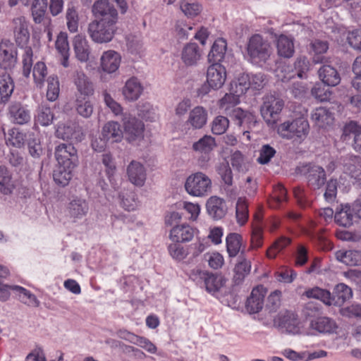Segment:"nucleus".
I'll use <instances>...</instances> for the list:
<instances>
[{
	"mask_svg": "<svg viewBox=\"0 0 361 361\" xmlns=\"http://www.w3.org/2000/svg\"><path fill=\"white\" fill-rule=\"evenodd\" d=\"M212 188L211 178L203 172H196L190 175L185 182V189L191 196L203 197L207 196Z\"/></svg>",
	"mask_w": 361,
	"mask_h": 361,
	"instance_id": "3",
	"label": "nucleus"
},
{
	"mask_svg": "<svg viewBox=\"0 0 361 361\" xmlns=\"http://www.w3.org/2000/svg\"><path fill=\"white\" fill-rule=\"evenodd\" d=\"M235 216L237 222L240 225H244L248 219V205L245 197L238 199L235 207Z\"/></svg>",
	"mask_w": 361,
	"mask_h": 361,
	"instance_id": "51",
	"label": "nucleus"
},
{
	"mask_svg": "<svg viewBox=\"0 0 361 361\" xmlns=\"http://www.w3.org/2000/svg\"><path fill=\"white\" fill-rule=\"evenodd\" d=\"M207 111L201 106L194 107L190 112L186 121L193 129H200L207 123Z\"/></svg>",
	"mask_w": 361,
	"mask_h": 361,
	"instance_id": "26",
	"label": "nucleus"
},
{
	"mask_svg": "<svg viewBox=\"0 0 361 361\" xmlns=\"http://www.w3.org/2000/svg\"><path fill=\"white\" fill-rule=\"evenodd\" d=\"M206 208L208 214L216 220L222 219L227 212L224 200L217 196H212L207 200Z\"/></svg>",
	"mask_w": 361,
	"mask_h": 361,
	"instance_id": "19",
	"label": "nucleus"
},
{
	"mask_svg": "<svg viewBox=\"0 0 361 361\" xmlns=\"http://www.w3.org/2000/svg\"><path fill=\"white\" fill-rule=\"evenodd\" d=\"M116 24L94 19L89 23L87 32L93 42L98 44L108 43L113 39L116 32Z\"/></svg>",
	"mask_w": 361,
	"mask_h": 361,
	"instance_id": "4",
	"label": "nucleus"
},
{
	"mask_svg": "<svg viewBox=\"0 0 361 361\" xmlns=\"http://www.w3.org/2000/svg\"><path fill=\"white\" fill-rule=\"evenodd\" d=\"M54 157L59 165L77 166L78 156L72 144L61 143L55 147Z\"/></svg>",
	"mask_w": 361,
	"mask_h": 361,
	"instance_id": "8",
	"label": "nucleus"
},
{
	"mask_svg": "<svg viewBox=\"0 0 361 361\" xmlns=\"http://www.w3.org/2000/svg\"><path fill=\"white\" fill-rule=\"evenodd\" d=\"M143 87L140 80L136 78L128 79L123 88V94L128 101H135L141 96Z\"/></svg>",
	"mask_w": 361,
	"mask_h": 361,
	"instance_id": "28",
	"label": "nucleus"
},
{
	"mask_svg": "<svg viewBox=\"0 0 361 361\" xmlns=\"http://www.w3.org/2000/svg\"><path fill=\"white\" fill-rule=\"evenodd\" d=\"M47 10V0H32L30 5L31 16L36 24L43 22Z\"/></svg>",
	"mask_w": 361,
	"mask_h": 361,
	"instance_id": "40",
	"label": "nucleus"
},
{
	"mask_svg": "<svg viewBox=\"0 0 361 361\" xmlns=\"http://www.w3.org/2000/svg\"><path fill=\"white\" fill-rule=\"evenodd\" d=\"M249 89L247 85V75H242L236 80H233L230 85V92L235 94L237 97L245 94Z\"/></svg>",
	"mask_w": 361,
	"mask_h": 361,
	"instance_id": "54",
	"label": "nucleus"
},
{
	"mask_svg": "<svg viewBox=\"0 0 361 361\" xmlns=\"http://www.w3.org/2000/svg\"><path fill=\"white\" fill-rule=\"evenodd\" d=\"M306 168L305 176L309 186L314 190L319 189L324 185L326 179L324 169L314 164H310Z\"/></svg>",
	"mask_w": 361,
	"mask_h": 361,
	"instance_id": "13",
	"label": "nucleus"
},
{
	"mask_svg": "<svg viewBox=\"0 0 361 361\" xmlns=\"http://www.w3.org/2000/svg\"><path fill=\"white\" fill-rule=\"evenodd\" d=\"M311 119L319 128H326L334 121L332 113L325 107H319L311 113Z\"/></svg>",
	"mask_w": 361,
	"mask_h": 361,
	"instance_id": "32",
	"label": "nucleus"
},
{
	"mask_svg": "<svg viewBox=\"0 0 361 361\" xmlns=\"http://www.w3.org/2000/svg\"><path fill=\"white\" fill-rule=\"evenodd\" d=\"M238 126H245L247 128H252L255 126L256 120L255 116L248 111H243L240 107L230 109L228 111H224Z\"/></svg>",
	"mask_w": 361,
	"mask_h": 361,
	"instance_id": "14",
	"label": "nucleus"
},
{
	"mask_svg": "<svg viewBox=\"0 0 361 361\" xmlns=\"http://www.w3.org/2000/svg\"><path fill=\"white\" fill-rule=\"evenodd\" d=\"M11 25L17 44L23 47L30 38L25 18L22 16L16 17L12 20Z\"/></svg>",
	"mask_w": 361,
	"mask_h": 361,
	"instance_id": "16",
	"label": "nucleus"
},
{
	"mask_svg": "<svg viewBox=\"0 0 361 361\" xmlns=\"http://www.w3.org/2000/svg\"><path fill=\"white\" fill-rule=\"evenodd\" d=\"M290 243V240L287 238H281L276 240L274 244L267 250V256L269 258H274L276 255L281 252Z\"/></svg>",
	"mask_w": 361,
	"mask_h": 361,
	"instance_id": "64",
	"label": "nucleus"
},
{
	"mask_svg": "<svg viewBox=\"0 0 361 361\" xmlns=\"http://www.w3.org/2000/svg\"><path fill=\"white\" fill-rule=\"evenodd\" d=\"M334 219L336 222L340 226L349 227L353 223V214L351 211L350 205L348 204H341L336 208Z\"/></svg>",
	"mask_w": 361,
	"mask_h": 361,
	"instance_id": "37",
	"label": "nucleus"
},
{
	"mask_svg": "<svg viewBox=\"0 0 361 361\" xmlns=\"http://www.w3.org/2000/svg\"><path fill=\"white\" fill-rule=\"evenodd\" d=\"M211 63L207 68V82L211 88L218 90L223 86L226 81V69L219 63Z\"/></svg>",
	"mask_w": 361,
	"mask_h": 361,
	"instance_id": "10",
	"label": "nucleus"
},
{
	"mask_svg": "<svg viewBox=\"0 0 361 361\" xmlns=\"http://www.w3.org/2000/svg\"><path fill=\"white\" fill-rule=\"evenodd\" d=\"M66 25L71 32H76L78 29V14L76 8L73 4H68L66 13Z\"/></svg>",
	"mask_w": 361,
	"mask_h": 361,
	"instance_id": "52",
	"label": "nucleus"
},
{
	"mask_svg": "<svg viewBox=\"0 0 361 361\" xmlns=\"http://www.w3.org/2000/svg\"><path fill=\"white\" fill-rule=\"evenodd\" d=\"M195 231V229L188 224L178 225L171 228L169 238L176 243L189 242L193 238Z\"/></svg>",
	"mask_w": 361,
	"mask_h": 361,
	"instance_id": "23",
	"label": "nucleus"
},
{
	"mask_svg": "<svg viewBox=\"0 0 361 361\" xmlns=\"http://www.w3.org/2000/svg\"><path fill=\"white\" fill-rule=\"evenodd\" d=\"M226 51V42L221 38L216 39L208 54L209 63H219L224 58Z\"/></svg>",
	"mask_w": 361,
	"mask_h": 361,
	"instance_id": "41",
	"label": "nucleus"
},
{
	"mask_svg": "<svg viewBox=\"0 0 361 361\" xmlns=\"http://www.w3.org/2000/svg\"><path fill=\"white\" fill-rule=\"evenodd\" d=\"M216 147V142L211 135H204L192 145V149L195 152H212Z\"/></svg>",
	"mask_w": 361,
	"mask_h": 361,
	"instance_id": "48",
	"label": "nucleus"
},
{
	"mask_svg": "<svg viewBox=\"0 0 361 361\" xmlns=\"http://www.w3.org/2000/svg\"><path fill=\"white\" fill-rule=\"evenodd\" d=\"M312 51L314 53L313 61L316 63L326 62L324 56H320L327 51L329 49V44L327 42L317 39L311 43Z\"/></svg>",
	"mask_w": 361,
	"mask_h": 361,
	"instance_id": "49",
	"label": "nucleus"
},
{
	"mask_svg": "<svg viewBox=\"0 0 361 361\" xmlns=\"http://www.w3.org/2000/svg\"><path fill=\"white\" fill-rule=\"evenodd\" d=\"M278 320L279 325L287 332L294 334L298 331L299 321L294 312L288 310L281 312L279 314Z\"/></svg>",
	"mask_w": 361,
	"mask_h": 361,
	"instance_id": "29",
	"label": "nucleus"
},
{
	"mask_svg": "<svg viewBox=\"0 0 361 361\" xmlns=\"http://www.w3.org/2000/svg\"><path fill=\"white\" fill-rule=\"evenodd\" d=\"M201 56L199 46L194 42L186 44L181 51V60L188 66L197 64Z\"/></svg>",
	"mask_w": 361,
	"mask_h": 361,
	"instance_id": "25",
	"label": "nucleus"
},
{
	"mask_svg": "<svg viewBox=\"0 0 361 361\" xmlns=\"http://www.w3.org/2000/svg\"><path fill=\"white\" fill-rule=\"evenodd\" d=\"M309 132V122L304 116L286 121L277 126L280 137L294 142H301L307 137Z\"/></svg>",
	"mask_w": 361,
	"mask_h": 361,
	"instance_id": "1",
	"label": "nucleus"
},
{
	"mask_svg": "<svg viewBox=\"0 0 361 361\" xmlns=\"http://www.w3.org/2000/svg\"><path fill=\"white\" fill-rule=\"evenodd\" d=\"M251 270V262L247 259L244 256V251H241L239 257V261L234 269V281L235 283L238 284L241 283L245 277L247 276Z\"/></svg>",
	"mask_w": 361,
	"mask_h": 361,
	"instance_id": "39",
	"label": "nucleus"
},
{
	"mask_svg": "<svg viewBox=\"0 0 361 361\" xmlns=\"http://www.w3.org/2000/svg\"><path fill=\"white\" fill-rule=\"evenodd\" d=\"M73 82L77 90L75 98L80 97H90L94 94L93 83L84 73L76 72L73 78Z\"/></svg>",
	"mask_w": 361,
	"mask_h": 361,
	"instance_id": "17",
	"label": "nucleus"
},
{
	"mask_svg": "<svg viewBox=\"0 0 361 361\" xmlns=\"http://www.w3.org/2000/svg\"><path fill=\"white\" fill-rule=\"evenodd\" d=\"M59 81L56 75H50L47 78V97L51 102L55 101L59 94Z\"/></svg>",
	"mask_w": 361,
	"mask_h": 361,
	"instance_id": "56",
	"label": "nucleus"
},
{
	"mask_svg": "<svg viewBox=\"0 0 361 361\" xmlns=\"http://www.w3.org/2000/svg\"><path fill=\"white\" fill-rule=\"evenodd\" d=\"M102 134L104 140L113 142H120L124 135L120 125L114 121H109L106 123L102 128Z\"/></svg>",
	"mask_w": 361,
	"mask_h": 361,
	"instance_id": "36",
	"label": "nucleus"
},
{
	"mask_svg": "<svg viewBox=\"0 0 361 361\" xmlns=\"http://www.w3.org/2000/svg\"><path fill=\"white\" fill-rule=\"evenodd\" d=\"M353 293L350 287L344 283L338 284L331 297L334 305L341 306L346 300L352 298Z\"/></svg>",
	"mask_w": 361,
	"mask_h": 361,
	"instance_id": "42",
	"label": "nucleus"
},
{
	"mask_svg": "<svg viewBox=\"0 0 361 361\" xmlns=\"http://www.w3.org/2000/svg\"><path fill=\"white\" fill-rule=\"evenodd\" d=\"M168 250L171 257L176 260H183L188 255V248L178 243H171L168 246Z\"/></svg>",
	"mask_w": 361,
	"mask_h": 361,
	"instance_id": "59",
	"label": "nucleus"
},
{
	"mask_svg": "<svg viewBox=\"0 0 361 361\" xmlns=\"http://www.w3.org/2000/svg\"><path fill=\"white\" fill-rule=\"evenodd\" d=\"M73 45L76 58L82 62L87 61L90 51L86 37L82 35H75L73 38Z\"/></svg>",
	"mask_w": 361,
	"mask_h": 361,
	"instance_id": "30",
	"label": "nucleus"
},
{
	"mask_svg": "<svg viewBox=\"0 0 361 361\" xmlns=\"http://www.w3.org/2000/svg\"><path fill=\"white\" fill-rule=\"evenodd\" d=\"M336 259L348 266H361V252L357 250H338Z\"/></svg>",
	"mask_w": 361,
	"mask_h": 361,
	"instance_id": "35",
	"label": "nucleus"
},
{
	"mask_svg": "<svg viewBox=\"0 0 361 361\" xmlns=\"http://www.w3.org/2000/svg\"><path fill=\"white\" fill-rule=\"evenodd\" d=\"M121 63V56L113 50L104 51L100 59L102 69L108 73L116 72Z\"/></svg>",
	"mask_w": 361,
	"mask_h": 361,
	"instance_id": "22",
	"label": "nucleus"
},
{
	"mask_svg": "<svg viewBox=\"0 0 361 361\" xmlns=\"http://www.w3.org/2000/svg\"><path fill=\"white\" fill-rule=\"evenodd\" d=\"M319 79L327 86L334 87L341 82L340 74L337 70L328 64H324L318 71Z\"/></svg>",
	"mask_w": 361,
	"mask_h": 361,
	"instance_id": "27",
	"label": "nucleus"
},
{
	"mask_svg": "<svg viewBox=\"0 0 361 361\" xmlns=\"http://www.w3.org/2000/svg\"><path fill=\"white\" fill-rule=\"evenodd\" d=\"M76 166L57 164L53 173L55 183L61 186L67 185L73 177V171Z\"/></svg>",
	"mask_w": 361,
	"mask_h": 361,
	"instance_id": "34",
	"label": "nucleus"
},
{
	"mask_svg": "<svg viewBox=\"0 0 361 361\" xmlns=\"http://www.w3.org/2000/svg\"><path fill=\"white\" fill-rule=\"evenodd\" d=\"M247 53L251 63L259 66L266 63L272 54L271 44L260 35H252L247 45Z\"/></svg>",
	"mask_w": 361,
	"mask_h": 361,
	"instance_id": "2",
	"label": "nucleus"
},
{
	"mask_svg": "<svg viewBox=\"0 0 361 361\" xmlns=\"http://www.w3.org/2000/svg\"><path fill=\"white\" fill-rule=\"evenodd\" d=\"M180 9L188 18L197 16L202 10L201 6L196 2L183 1L180 3Z\"/></svg>",
	"mask_w": 361,
	"mask_h": 361,
	"instance_id": "61",
	"label": "nucleus"
},
{
	"mask_svg": "<svg viewBox=\"0 0 361 361\" xmlns=\"http://www.w3.org/2000/svg\"><path fill=\"white\" fill-rule=\"evenodd\" d=\"M242 237L235 233H229L226 238V249L230 257H235L241 247Z\"/></svg>",
	"mask_w": 361,
	"mask_h": 361,
	"instance_id": "46",
	"label": "nucleus"
},
{
	"mask_svg": "<svg viewBox=\"0 0 361 361\" xmlns=\"http://www.w3.org/2000/svg\"><path fill=\"white\" fill-rule=\"evenodd\" d=\"M127 175L130 183L141 187L146 180V170L139 161H132L127 167Z\"/></svg>",
	"mask_w": 361,
	"mask_h": 361,
	"instance_id": "20",
	"label": "nucleus"
},
{
	"mask_svg": "<svg viewBox=\"0 0 361 361\" xmlns=\"http://www.w3.org/2000/svg\"><path fill=\"white\" fill-rule=\"evenodd\" d=\"M309 328L317 334L330 335L337 332L338 326L334 319L324 316L311 319Z\"/></svg>",
	"mask_w": 361,
	"mask_h": 361,
	"instance_id": "11",
	"label": "nucleus"
},
{
	"mask_svg": "<svg viewBox=\"0 0 361 361\" xmlns=\"http://www.w3.org/2000/svg\"><path fill=\"white\" fill-rule=\"evenodd\" d=\"M68 214L74 221L85 217L89 212L88 202L82 198L75 197L70 201L67 207Z\"/></svg>",
	"mask_w": 361,
	"mask_h": 361,
	"instance_id": "21",
	"label": "nucleus"
},
{
	"mask_svg": "<svg viewBox=\"0 0 361 361\" xmlns=\"http://www.w3.org/2000/svg\"><path fill=\"white\" fill-rule=\"evenodd\" d=\"M267 289L263 286L254 288L246 302V310L250 314L259 312L264 306Z\"/></svg>",
	"mask_w": 361,
	"mask_h": 361,
	"instance_id": "12",
	"label": "nucleus"
},
{
	"mask_svg": "<svg viewBox=\"0 0 361 361\" xmlns=\"http://www.w3.org/2000/svg\"><path fill=\"white\" fill-rule=\"evenodd\" d=\"M228 125L229 121L226 117L218 116L212 122V130L216 135H222L228 128Z\"/></svg>",
	"mask_w": 361,
	"mask_h": 361,
	"instance_id": "62",
	"label": "nucleus"
},
{
	"mask_svg": "<svg viewBox=\"0 0 361 361\" xmlns=\"http://www.w3.org/2000/svg\"><path fill=\"white\" fill-rule=\"evenodd\" d=\"M125 138L129 142H139L144 138L145 125L130 114H122Z\"/></svg>",
	"mask_w": 361,
	"mask_h": 361,
	"instance_id": "6",
	"label": "nucleus"
},
{
	"mask_svg": "<svg viewBox=\"0 0 361 361\" xmlns=\"http://www.w3.org/2000/svg\"><path fill=\"white\" fill-rule=\"evenodd\" d=\"M8 116L12 123L18 125L26 124L31 119L30 111L18 102L13 103L9 106Z\"/></svg>",
	"mask_w": 361,
	"mask_h": 361,
	"instance_id": "15",
	"label": "nucleus"
},
{
	"mask_svg": "<svg viewBox=\"0 0 361 361\" xmlns=\"http://www.w3.org/2000/svg\"><path fill=\"white\" fill-rule=\"evenodd\" d=\"M137 111L138 116L145 121H154L157 118L156 110L149 103L140 104Z\"/></svg>",
	"mask_w": 361,
	"mask_h": 361,
	"instance_id": "58",
	"label": "nucleus"
},
{
	"mask_svg": "<svg viewBox=\"0 0 361 361\" xmlns=\"http://www.w3.org/2000/svg\"><path fill=\"white\" fill-rule=\"evenodd\" d=\"M17 52L12 43L8 41L0 42V58L4 62L5 68H11L16 62Z\"/></svg>",
	"mask_w": 361,
	"mask_h": 361,
	"instance_id": "31",
	"label": "nucleus"
},
{
	"mask_svg": "<svg viewBox=\"0 0 361 361\" xmlns=\"http://www.w3.org/2000/svg\"><path fill=\"white\" fill-rule=\"evenodd\" d=\"M11 288L18 293V299L23 303L32 307H38L39 305V301L30 290L16 285L11 286Z\"/></svg>",
	"mask_w": 361,
	"mask_h": 361,
	"instance_id": "44",
	"label": "nucleus"
},
{
	"mask_svg": "<svg viewBox=\"0 0 361 361\" xmlns=\"http://www.w3.org/2000/svg\"><path fill=\"white\" fill-rule=\"evenodd\" d=\"M14 90V85L11 78L8 73L0 75V103H6Z\"/></svg>",
	"mask_w": 361,
	"mask_h": 361,
	"instance_id": "43",
	"label": "nucleus"
},
{
	"mask_svg": "<svg viewBox=\"0 0 361 361\" xmlns=\"http://www.w3.org/2000/svg\"><path fill=\"white\" fill-rule=\"evenodd\" d=\"M343 172L355 179L361 178V158L349 155L343 159Z\"/></svg>",
	"mask_w": 361,
	"mask_h": 361,
	"instance_id": "24",
	"label": "nucleus"
},
{
	"mask_svg": "<svg viewBox=\"0 0 361 361\" xmlns=\"http://www.w3.org/2000/svg\"><path fill=\"white\" fill-rule=\"evenodd\" d=\"M47 75V68L44 62H37L32 69V76L36 86L42 87L45 77Z\"/></svg>",
	"mask_w": 361,
	"mask_h": 361,
	"instance_id": "53",
	"label": "nucleus"
},
{
	"mask_svg": "<svg viewBox=\"0 0 361 361\" xmlns=\"http://www.w3.org/2000/svg\"><path fill=\"white\" fill-rule=\"evenodd\" d=\"M120 204L126 211H134L137 207L136 195L131 190H123L119 195Z\"/></svg>",
	"mask_w": 361,
	"mask_h": 361,
	"instance_id": "47",
	"label": "nucleus"
},
{
	"mask_svg": "<svg viewBox=\"0 0 361 361\" xmlns=\"http://www.w3.org/2000/svg\"><path fill=\"white\" fill-rule=\"evenodd\" d=\"M92 11L96 20L115 23L118 22L117 10L108 0L96 1L92 6Z\"/></svg>",
	"mask_w": 361,
	"mask_h": 361,
	"instance_id": "7",
	"label": "nucleus"
},
{
	"mask_svg": "<svg viewBox=\"0 0 361 361\" xmlns=\"http://www.w3.org/2000/svg\"><path fill=\"white\" fill-rule=\"evenodd\" d=\"M16 188L11 171L4 166H0V193L10 195Z\"/></svg>",
	"mask_w": 361,
	"mask_h": 361,
	"instance_id": "33",
	"label": "nucleus"
},
{
	"mask_svg": "<svg viewBox=\"0 0 361 361\" xmlns=\"http://www.w3.org/2000/svg\"><path fill=\"white\" fill-rule=\"evenodd\" d=\"M325 84L317 83L312 89V95L321 102L329 101L331 97V91Z\"/></svg>",
	"mask_w": 361,
	"mask_h": 361,
	"instance_id": "55",
	"label": "nucleus"
},
{
	"mask_svg": "<svg viewBox=\"0 0 361 361\" xmlns=\"http://www.w3.org/2000/svg\"><path fill=\"white\" fill-rule=\"evenodd\" d=\"M278 54L284 58H290L294 54L293 39L285 35H281L276 39Z\"/></svg>",
	"mask_w": 361,
	"mask_h": 361,
	"instance_id": "38",
	"label": "nucleus"
},
{
	"mask_svg": "<svg viewBox=\"0 0 361 361\" xmlns=\"http://www.w3.org/2000/svg\"><path fill=\"white\" fill-rule=\"evenodd\" d=\"M25 140V135L20 132L18 129L12 128L8 130L7 141L10 145L16 147H20L24 144Z\"/></svg>",
	"mask_w": 361,
	"mask_h": 361,
	"instance_id": "63",
	"label": "nucleus"
},
{
	"mask_svg": "<svg viewBox=\"0 0 361 361\" xmlns=\"http://www.w3.org/2000/svg\"><path fill=\"white\" fill-rule=\"evenodd\" d=\"M240 99L232 92L227 93L219 100V108L224 111H228L230 109L236 107L239 104Z\"/></svg>",
	"mask_w": 361,
	"mask_h": 361,
	"instance_id": "60",
	"label": "nucleus"
},
{
	"mask_svg": "<svg viewBox=\"0 0 361 361\" xmlns=\"http://www.w3.org/2000/svg\"><path fill=\"white\" fill-rule=\"evenodd\" d=\"M32 56L33 52L30 47H26L23 49V54L22 55L23 63V74L25 77L30 76L32 66Z\"/></svg>",
	"mask_w": 361,
	"mask_h": 361,
	"instance_id": "57",
	"label": "nucleus"
},
{
	"mask_svg": "<svg viewBox=\"0 0 361 361\" xmlns=\"http://www.w3.org/2000/svg\"><path fill=\"white\" fill-rule=\"evenodd\" d=\"M54 114L51 109L46 105H41L37 109L35 121L43 126H47L52 123Z\"/></svg>",
	"mask_w": 361,
	"mask_h": 361,
	"instance_id": "50",
	"label": "nucleus"
},
{
	"mask_svg": "<svg viewBox=\"0 0 361 361\" xmlns=\"http://www.w3.org/2000/svg\"><path fill=\"white\" fill-rule=\"evenodd\" d=\"M283 106L284 101L278 96L268 94L263 98L260 112L268 126L270 128L276 126Z\"/></svg>",
	"mask_w": 361,
	"mask_h": 361,
	"instance_id": "5",
	"label": "nucleus"
},
{
	"mask_svg": "<svg viewBox=\"0 0 361 361\" xmlns=\"http://www.w3.org/2000/svg\"><path fill=\"white\" fill-rule=\"evenodd\" d=\"M56 136L63 140L80 141L82 138L81 128L76 123L59 124L56 130Z\"/></svg>",
	"mask_w": 361,
	"mask_h": 361,
	"instance_id": "18",
	"label": "nucleus"
},
{
	"mask_svg": "<svg viewBox=\"0 0 361 361\" xmlns=\"http://www.w3.org/2000/svg\"><path fill=\"white\" fill-rule=\"evenodd\" d=\"M189 276L195 281L202 280L205 288L209 293L217 292L224 285V280L222 276L202 271L198 269L192 270Z\"/></svg>",
	"mask_w": 361,
	"mask_h": 361,
	"instance_id": "9",
	"label": "nucleus"
},
{
	"mask_svg": "<svg viewBox=\"0 0 361 361\" xmlns=\"http://www.w3.org/2000/svg\"><path fill=\"white\" fill-rule=\"evenodd\" d=\"M77 113L83 118H90L94 110L93 104L89 97H77L75 101Z\"/></svg>",
	"mask_w": 361,
	"mask_h": 361,
	"instance_id": "45",
	"label": "nucleus"
}]
</instances>
